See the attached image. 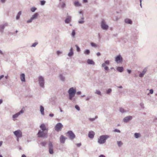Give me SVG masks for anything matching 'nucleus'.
<instances>
[{
  "label": "nucleus",
  "instance_id": "obj_64",
  "mask_svg": "<svg viewBox=\"0 0 157 157\" xmlns=\"http://www.w3.org/2000/svg\"><path fill=\"white\" fill-rule=\"evenodd\" d=\"M99 157H105V156L103 155H101L99 156Z\"/></svg>",
  "mask_w": 157,
  "mask_h": 157
},
{
  "label": "nucleus",
  "instance_id": "obj_56",
  "mask_svg": "<svg viewBox=\"0 0 157 157\" xmlns=\"http://www.w3.org/2000/svg\"><path fill=\"white\" fill-rule=\"evenodd\" d=\"M73 102H75L76 101V98H73L72 100H71Z\"/></svg>",
  "mask_w": 157,
  "mask_h": 157
},
{
  "label": "nucleus",
  "instance_id": "obj_2",
  "mask_svg": "<svg viewBox=\"0 0 157 157\" xmlns=\"http://www.w3.org/2000/svg\"><path fill=\"white\" fill-rule=\"evenodd\" d=\"M47 131L39 130L37 133L38 137L40 138H46L48 136Z\"/></svg>",
  "mask_w": 157,
  "mask_h": 157
},
{
  "label": "nucleus",
  "instance_id": "obj_20",
  "mask_svg": "<svg viewBox=\"0 0 157 157\" xmlns=\"http://www.w3.org/2000/svg\"><path fill=\"white\" fill-rule=\"evenodd\" d=\"M120 112L122 113H127L129 111L128 110H125L124 108L121 107L119 108Z\"/></svg>",
  "mask_w": 157,
  "mask_h": 157
},
{
  "label": "nucleus",
  "instance_id": "obj_52",
  "mask_svg": "<svg viewBox=\"0 0 157 157\" xmlns=\"http://www.w3.org/2000/svg\"><path fill=\"white\" fill-rule=\"evenodd\" d=\"M113 131L115 132H119V133H120V132H121L120 131L117 129H114Z\"/></svg>",
  "mask_w": 157,
  "mask_h": 157
},
{
  "label": "nucleus",
  "instance_id": "obj_46",
  "mask_svg": "<svg viewBox=\"0 0 157 157\" xmlns=\"http://www.w3.org/2000/svg\"><path fill=\"white\" fill-rule=\"evenodd\" d=\"M33 20L31 17L29 20L27 21V23H31Z\"/></svg>",
  "mask_w": 157,
  "mask_h": 157
},
{
  "label": "nucleus",
  "instance_id": "obj_47",
  "mask_svg": "<svg viewBox=\"0 0 157 157\" xmlns=\"http://www.w3.org/2000/svg\"><path fill=\"white\" fill-rule=\"evenodd\" d=\"M75 109H76L78 111H79L80 110V107L77 105H75Z\"/></svg>",
  "mask_w": 157,
  "mask_h": 157
},
{
  "label": "nucleus",
  "instance_id": "obj_37",
  "mask_svg": "<svg viewBox=\"0 0 157 157\" xmlns=\"http://www.w3.org/2000/svg\"><path fill=\"white\" fill-rule=\"evenodd\" d=\"M31 11L33 12H34L36 10V8L35 7H33L31 8Z\"/></svg>",
  "mask_w": 157,
  "mask_h": 157
},
{
  "label": "nucleus",
  "instance_id": "obj_34",
  "mask_svg": "<svg viewBox=\"0 0 157 157\" xmlns=\"http://www.w3.org/2000/svg\"><path fill=\"white\" fill-rule=\"evenodd\" d=\"M69 94V98L70 100H72V98L74 97L75 95L68 94Z\"/></svg>",
  "mask_w": 157,
  "mask_h": 157
},
{
  "label": "nucleus",
  "instance_id": "obj_60",
  "mask_svg": "<svg viewBox=\"0 0 157 157\" xmlns=\"http://www.w3.org/2000/svg\"><path fill=\"white\" fill-rule=\"evenodd\" d=\"M4 77L3 75H2L0 76V80Z\"/></svg>",
  "mask_w": 157,
  "mask_h": 157
},
{
  "label": "nucleus",
  "instance_id": "obj_4",
  "mask_svg": "<svg viewBox=\"0 0 157 157\" xmlns=\"http://www.w3.org/2000/svg\"><path fill=\"white\" fill-rule=\"evenodd\" d=\"M63 127V125L61 123H58L55 126L54 129L56 131L59 132L61 131Z\"/></svg>",
  "mask_w": 157,
  "mask_h": 157
},
{
  "label": "nucleus",
  "instance_id": "obj_13",
  "mask_svg": "<svg viewBox=\"0 0 157 157\" xmlns=\"http://www.w3.org/2000/svg\"><path fill=\"white\" fill-rule=\"evenodd\" d=\"M147 67H146L144 68L142 71L139 75L140 77H143L144 75L145 74L147 70Z\"/></svg>",
  "mask_w": 157,
  "mask_h": 157
},
{
  "label": "nucleus",
  "instance_id": "obj_11",
  "mask_svg": "<svg viewBox=\"0 0 157 157\" xmlns=\"http://www.w3.org/2000/svg\"><path fill=\"white\" fill-rule=\"evenodd\" d=\"M24 113V111L22 109L20 110L19 112L16 113L15 114L13 115L12 117L13 120L14 121L15 120V119L18 117V116L20 115L21 114H22Z\"/></svg>",
  "mask_w": 157,
  "mask_h": 157
},
{
  "label": "nucleus",
  "instance_id": "obj_22",
  "mask_svg": "<svg viewBox=\"0 0 157 157\" xmlns=\"http://www.w3.org/2000/svg\"><path fill=\"white\" fill-rule=\"evenodd\" d=\"M71 21V17L68 16L66 18L65 22L66 23H69Z\"/></svg>",
  "mask_w": 157,
  "mask_h": 157
},
{
  "label": "nucleus",
  "instance_id": "obj_31",
  "mask_svg": "<svg viewBox=\"0 0 157 157\" xmlns=\"http://www.w3.org/2000/svg\"><path fill=\"white\" fill-rule=\"evenodd\" d=\"M59 5H60L61 6V7L63 9L66 6V4L65 2H62L59 3Z\"/></svg>",
  "mask_w": 157,
  "mask_h": 157
},
{
  "label": "nucleus",
  "instance_id": "obj_48",
  "mask_svg": "<svg viewBox=\"0 0 157 157\" xmlns=\"http://www.w3.org/2000/svg\"><path fill=\"white\" fill-rule=\"evenodd\" d=\"M38 44L37 43L35 42L31 46V47H35Z\"/></svg>",
  "mask_w": 157,
  "mask_h": 157
},
{
  "label": "nucleus",
  "instance_id": "obj_63",
  "mask_svg": "<svg viewBox=\"0 0 157 157\" xmlns=\"http://www.w3.org/2000/svg\"><path fill=\"white\" fill-rule=\"evenodd\" d=\"M127 72L129 74H130L131 72V71L130 70H128Z\"/></svg>",
  "mask_w": 157,
  "mask_h": 157
},
{
  "label": "nucleus",
  "instance_id": "obj_49",
  "mask_svg": "<svg viewBox=\"0 0 157 157\" xmlns=\"http://www.w3.org/2000/svg\"><path fill=\"white\" fill-rule=\"evenodd\" d=\"M91 97H92L91 96H88L86 98V101H89L91 98Z\"/></svg>",
  "mask_w": 157,
  "mask_h": 157
},
{
  "label": "nucleus",
  "instance_id": "obj_32",
  "mask_svg": "<svg viewBox=\"0 0 157 157\" xmlns=\"http://www.w3.org/2000/svg\"><path fill=\"white\" fill-rule=\"evenodd\" d=\"M90 52L89 50L87 49H86L84 52V53L86 55H89L90 53Z\"/></svg>",
  "mask_w": 157,
  "mask_h": 157
},
{
  "label": "nucleus",
  "instance_id": "obj_55",
  "mask_svg": "<svg viewBox=\"0 0 157 157\" xmlns=\"http://www.w3.org/2000/svg\"><path fill=\"white\" fill-rule=\"evenodd\" d=\"M76 145L78 147H80L81 145V143L77 144Z\"/></svg>",
  "mask_w": 157,
  "mask_h": 157
},
{
  "label": "nucleus",
  "instance_id": "obj_44",
  "mask_svg": "<svg viewBox=\"0 0 157 157\" xmlns=\"http://www.w3.org/2000/svg\"><path fill=\"white\" fill-rule=\"evenodd\" d=\"M76 48V50L77 52H79L80 51V49L79 47L77 45H75Z\"/></svg>",
  "mask_w": 157,
  "mask_h": 157
},
{
  "label": "nucleus",
  "instance_id": "obj_35",
  "mask_svg": "<svg viewBox=\"0 0 157 157\" xmlns=\"http://www.w3.org/2000/svg\"><path fill=\"white\" fill-rule=\"evenodd\" d=\"M140 136V134L139 133H136L134 134V136L135 138H138Z\"/></svg>",
  "mask_w": 157,
  "mask_h": 157
},
{
  "label": "nucleus",
  "instance_id": "obj_17",
  "mask_svg": "<svg viewBox=\"0 0 157 157\" xmlns=\"http://www.w3.org/2000/svg\"><path fill=\"white\" fill-rule=\"evenodd\" d=\"M20 78L21 82H25V75L24 74L22 73L21 74Z\"/></svg>",
  "mask_w": 157,
  "mask_h": 157
},
{
  "label": "nucleus",
  "instance_id": "obj_26",
  "mask_svg": "<svg viewBox=\"0 0 157 157\" xmlns=\"http://www.w3.org/2000/svg\"><path fill=\"white\" fill-rule=\"evenodd\" d=\"M39 15V14L38 13H36L33 15L31 18L34 20V19H36L37 18L38 16Z\"/></svg>",
  "mask_w": 157,
  "mask_h": 157
},
{
  "label": "nucleus",
  "instance_id": "obj_15",
  "mask_svg": "<svg viewBox=\"0 0 157 157\" xmlns=\"http://www.w3.org/2000/svg\"><path fill=\"white\" fill-rule=\"evenodd\" d=\"M67 139V138L61 135L59 138L60 142L61 143L64 144Z\"/></svg>",
  "mask_w": 157,
  "mask_h": 157
},
{
  "label": "nucleus",
  "instance_id": "obj_45",
  "mask_svg": "<svg viewBox=\"0 0 157 157\" xmlns=\"http://www.w3.org/2000/svg\"><path fill=\"white\" fill-rule=\"evenodd\" d=\"M45 1L44 0L41 1H40V4L42 6H43L45 4Z\"/></svg>",
  "mask_w": 157,
  "mask_h": 157
},
{
  "label": "nucleus",
  "instance_id": "obj_12",
  "mask_svg": "<svg viewBox=\"0 0 157 157\" xmlns=\"http://www.w3.org/2000/svg\"><path fill=\"white\" fill-rule=\"evenodd\" d=\"M123 58L120 55L117 56L115 58V61L117 63H120L122 61Z\"/></svg>",
  "mask_w": 157,
  "mask_h": 157
},
{
  "label": "nucleus",
  "instance_id": "obj_24",
  "mask_svg": "<svg viewBox=\"0 0 157 157\" xmlns=\"http://www.w3.org/2000/svg\"><path fill=\"white\" fill-rule=\"evenodd\" d=\"M59 78L62 81L64 82L65 81V77L62 74H60L59 75Z\"/></svg>",
  "mask_w": 157,
  "mask_h": 157
},
{
  "label": "nucleus",
  "instance_id": "obj_39",
  "mask_svg": "<svg viewBox=\"0 0 157 157\" xmlns=\"http://www.w3.org/2000/svg\"><path fill=\"white\" fill-rule=\"evenodd\" d=\"M46 144H47V143L45 141H44V142H41L40 143V144L43 146L45 147Z\"/></svg>",
  "mask_w": 157,
  "mask_h": 157
},
{
  "label": "nucleus",
  "instance_id": "obj_30",
  "mask_svg": "<svg viewBox=\"0 0 157 157\" xmlns=\"http://www.w3.org/2000/svg\"><path fill=\"white\" fill-rule=\"evenodd\" d=\"M21 11H20L18 12V13L16 16V19L17 20H18L19 19V18L20 17V16L21 14Z\"/></svg>",
  "mask_w": 157,
  "mask_h": 157
},
{
  "label": "nucleus",
  "instance_id": "obj_25",
  "mask_svg": "<svg viewBox=\"0 0 157 157\" xmlns=\"http://www.w3.org/2000/svg\"><path fill=\"white\" fill-rule=\"evenodd\" d=\"M44 107L40 105V112L41 114L43 115H44Z\"/></svg>",
  "mask_w": 157,
  "mask_h": 157
},
{
  "label": "nucleus",
  "instance_id": "obj_41",
  "mask_svg": "<svg viewBox=\"0 0 157 157\" xmlns=\"http://www.w3.org/2000/svg\"><path fill=\"white\" fill-rule=\"evenodd\" d=\"M98 117L97 116H95L94 118H90L89 120L91 121H94L96 118H97Z\"/></svg>",
  "mask_w": 157,
  "mask_h": 157
},
{
  "label": "nucleus",
  "instance_id": "obj_9",
  "mask_svg": "<svg viewBox=\"0 0 157 157\" xmlns=\"http://www.w3.org/2000/svg\"><path fill=\"white\" fill-rule=\"evenodd\" d=\"M101 28L104 30H107L109 28L108 26L105 24L104 20L102 21L101 22Z\"/></svg>",
  "mask_w": 157,
  "mask_h": 157
},
{
  "label": "nucleus",
  "instance_id": "obj_8",
  "mask_svg": "<svg viewBox=\"0 0 157 157\" xmlns=\"http://www.w3.org/2000/svg\"><path fill=\"white\" fill-rule=\"evenodd\" d=\"M132 116H127L124 117L123 119V121L124 122L127 123L132 119Z\"/></svg>",
  "mask_w": 157,
  "mask_h": 157
},
{
  "label": "nucleus",
  "instance_id": "obj_1",
  "mask_svg": "<svg viewBox=\"0 0 157 157\" xmlns=\"http://www.w3.org/2000/svg\"><path fill=\"white\" fill-rule=\"evenodd\" d=\"M109 137V136L107 135H101L99 136L98 142L99 144H103L106 142V140Z\"/></svg>",
  "mask_w": 157,
  "mask_h": 157
},
{
  "label": "nucleus",
  "instance_id": "obj_36",
  "mask_svg": "<svg viewBox=\"0 0 157 157\" xmlns=\"http://www.w3.org/2000/svg\"><path fill=\"white\" fill-rule=\"evenodd\" d=\"M117 143L119 147H121L123 144V143L121 141H117Z\"/></svg>",
  "mask_w": 157,
  "mask_h": 157
},
{
  "label": "nucleus",
  "instance_id": "obj_40",
  "mask_svg": "<svg viewBox=\"0 0 157 157\" xmlns=\"http://www.w3.org/2000/svg\"><path fill=\"white\" fill-rule=\"evenodd\" d=\"M75 32L74 30H73L72 32L71 33V36L72 37H74V36H75Z\"/></svg>",
  "mask_w": 157,
  "mask_h": 157
},
{
  "label": "nucleus",
  "instance_id": "obj_21",
  "mask_svg": "<svg viewBox=\"0 0 157 157\" xmlns=\"http://www.w3.org/2000/svg\"><path fill=\"white\" fill-rule=\"evenodd\" d=\"M124 22L127 24H132V22L131 20L128 18H126L124 19Z\"/></svg>",
  "mask_w": 157,
  "mask_h": 157
},
{
  "label": "nucleus",
  "instance_id": "obj_3",
  "mask_svg": "<svg viewBox=\"0 0 157 157\" xmlns=\"http://www.w3.org/2000/svg\"><path fill=\"white\" fill-rule=\"evenodd\" d=\"M38 83L40 86L42 88L44 87V79L42 76H40L38 78Z\"/></svg>",
  "mask_w": 157,
  "mask_h": 157
},
{
  "label": "nucleus",
  "instance_id": "obj_51",
  "mask_svg": "<svg viewBox=\"0 0 157 157\" xmlns=\"http://www.w3.org/2000/svg\"><path fill=\"white\" fill-rule=\"evenodd\" d=\"M56 53L59 56L60 54L62 53V52L59 51H57L56 52Z\"/></svg>",
  "mask_w": 157,
  "mask_h": 157
},
{
  "label": "nucleus",
  "instance_id": "obj_53",
  "mask_svg": "<svg viewBox=\"0 0 157 157\" xmlns=\"http://www.w3.org/2000/svg\"><path fill=\"white\" fill-rule=\"evenodd\" d=\"M153 90L152 89H151L150 90V93L152 94L153 93Z\"/></svg>",
  "mask_w": 157,
  "mask_h": 157
},
{
  "label": "nucleus",
  "instance_id": "obj_33",
  "mask_svg": "<svg viewBox=\"0 0 157 157\" xmlns=\"http://www.w3.org/2000/svg\"><path fill=\"white\" fill-rule=\"evenodd\" d=\"M5 27L3 25H1L0 26V30L1 33H3V30Z\"/></svg>",
  "mask_w": 157,
  "mask_h": 157
},
{
  "label": "nucleus",
  "instance_id": "obj_7",
  "mask_svg": "<svg viewBox=\"0 0 157 157\" xmlns=\"http://www.w3.org/2000/svg\"><path fill=\"white\" fill-rule=\"evenodd\" d=\"M49 152L51 154L54 153L53 145L51 142H49L48 144Z\"/></svg>",
  "mask_w": 157,
  "mask_h": 157
},
{
  "label": "nucleus",
  "instance_id": "obj_5",
  "mask_svg": "<svg viewBox=\"0 0 157 157\" xmlns=\"http://www.w3.org/2000/svg\"><path fill=\"white\" fill-rule=\"evenodd\" d=\"M67 134L69 138L71 140H73L75 138V135L73 132L71 131H69L67 132Z\"/></svg>",
  "mask_w": 157,
  "mask_h": 157
},
{
  "label": "nucleus",
  "instance_id": "obj_16",
  "mask_svg": "<svg viewBox=\"0 0 157 157\" xmlns=\"http://www.w3.org/2000/svg\"><path fill=\"white\" fill-rule=\"evenodd\" d=\"M95 134L94 132L92 131L89 132L88 133V137L91 139H92L94 138Z\"/></svg>",
  "mask_w": 157,
  "mask_h": 157
},
{
  "label": "nucleus",
  "instance_id": "obj_23",
  "mask_svg": "<svg viewBox=\"0 0 157 157\" xmlns=\"http://www.w3.org/2000/svg\"><path fill=\"white\" fill-rule=\"evenodd\" d=\"M117 70L119 72H122L124 71V68L122 67H117Z\"/></svg>",
  "mask_w": 157,
  "mask_h": 157
},
{
  "label": "nucleus",
  "instance_id": "obj_61",
  "mask_svg": "<svg viewBox=\"0 0 157 157\" xmlns=\"http://www.w3.org/2000/svg\"><path fill=\"white\" fill-rule=\"evenodd\" d=\"M79 14H82V16H83V12H82V11H80L79 12Z\"/></svg>",
  "mask_w": 157,
  "mask_h": 157
},
{
  "label": "nucleus",
  "instance_id": "obj_59",
  "mask_svg": "<svg viewBox=\"0 0 157 157\" xmlns=\"http://www.w3.org/2000/svg\"><path fill=\"white\" fill-rule=\"evenodd\" d=\"M101 53L99 52H98L97 53V56H99L101 55Z\"/></svg>",
  "mask_w": 157,
  "mask_h": 157
},
{
  "label": "nucleus",
  "instance_id": "obj_18",
  "mask_svg": "<svg viewBox=\"0 0 157 157\" xmlns=\"http://www.w3.org/2000/svg\"><path fill=\"white\" fill-rule=\"evenodd\" d=\"M74 55V52L73 50V48L72 47H71L70 49V52L68 54V56L69 57H71L72 56Z\"/></svg>",
  "mask_w": 157,
  "mask_h": 157
},
{
  "label": "nucleus",
  "instance_id": "obj_42",
  "mask_svg": "<svg viewBox=\"0 0 157 157\" xmlns=\"http://www.w3.org/2000/svg\"><path fill=\"white\" fill-rule=\"evenodd\" d=\"M95 93L97 94L101 95V93L99 90H96L95 92Z\"/></svg>",
  "mask_w": 157,
  "mask_h": 157
},
{
  "label": "nucleus",
  "instance_id": "obj_57",
  "mask_svg": "<svg viewBox=\"0 0 157 157\" xmlns=\"http://www.w3.org/2000/svg\"><path fill=\"white\" fill-rule=\"evenodd\" d=\"M6 0H1V2L2 3H4L5 2Z\"/></svg>",
  "mask_w": 157,
  "mask_h": 157
},
{
  "label": "nucleus",
  "instance_id": "obj_38",
  "mask_svg": "<svg viewBox=\"0 0 157 157\" xmlns=\"http://www.w3.org/2000/svg\"><path fill=\"white\" fill-rule=\"evenodd\" d=\"M106 65H109L110 64L109 61V60H105V61L104 63H103Z\"/></svg>",
  "mask_w": 157,
  "mask_h": 157
},
{
  "label": "nucleus",
  "instance_id": "obj_62",
  "mask_svg": "<svg viewBox=\"0 0 157 157\" xmlns=\"http://www.w3.org/2000/svg\"><path fill=\"white\" fill-rule=\"evenodd\" d=\"M3 25L5 27L8 26V24L7 23H6Z\"/></svg>",
  "mask_w": 157,
  "mask_h": 157
},
{
  "label": "nucleus",
  "instance_id": "obj_27",
  "mask_svg": "<svg viewBox=\"0 0 157 157\" xmlns=\"http://www.w3.org/2000/svg\"><path fill=\"white\" fill-rule=\"evenodd\" d=\"M101 67H103L104 69L106 71H108L109 70L108 67L106 66V65L105 63H102L101 64Z\"/></svg>",
  "mask_w": 157,
  "mask_h": 157
},
{
  "label": "nucleus",
  "instance_id": "obj_58",
  "mask_svg": "<svg viewBox=\"0 0 157 157\" xmlns=\"http://www.w3.org/2000/svg\"><path fill=\"white\" fill-rule=\"evenodd\" d=\"M76 93L77 95H79L81 94V91H78Z\"/></svg>",
  "mask_w": 157,
  "mask_h": 157
},
{
  "label": "nucleus",
  "instance_id": "obj_19",
  "mask_svg": "<svg viewBox=\"0 0 157 157\" xmlns=\"http://www.w3.org/2000/svg\"><path fill=\"white\" fill-rule=\"evenodd\" d=\"M87 62L88 64L89 65H94L95 62L92 59H87Z\"/></svg>",
  "mask_w": 157,
  "mask_h": 157
},
{
  "label": "nucleus",
  "instance_id": "obj_54",
  "mask_svg": "<svg viewBox=\"0 0 157 157\" xmlns=\"http://www.w3.org/2000/svg\"><path fill=\"white\" fill-rule=\"evenodd\" d=\"M49 116L51 117H53L54 116V114L52 113H51L49 114Z\"/></svg>",
  "mask_w": 157,
  "mask_h": 157
},
{
  "label": "nucleus",
  "instance_id": "obj_43",
  "mask_svg": "<svg viewBox=\"0 0 157 157\" xmlns=\"http://www.w3.org/2000/svg\"><path fill=\"white\" fill-rule=\"evenodd\" d=\"M112 91V90L111 89H109L108 90H107L106 91V93L107 94H109Z\"/></svg>",
  "mask_w": 157,
  "mask_h": 157
},
{
  "label": "nucleus",
  "instance_id": "obj_50",
  "mask_svg": "<svg viewBox=\"0 0 157 157\" xmlns=\"http://www.w3.org/2000/svg\"><path fill=\"white\" fill-rule=\"evenodd\" d=\"M91 45L93 47H97L96 44L94 43H91Z\"/></svg>",
  "mask_w": 157,
  "mask_h": 157
},
{
  "label": "nucleus",
  "instance_id": "obj_29",
  "mask_svg": "<svg viewBox=\"0 0 157 157\" xmlns=\"http://www.w3.org/2000/svg\"><path fill=\"white\" fill-rule=\"evenodd\" d=\"M81 19L82 20H79L78 21V23L80 24H83L84 22V18L83 16H82L81 17Z\"/></svg>",
  "mask_w": 157,
  "mask_h": 157
},
{
  "label": "nucleus",
  "instance_id": "obj_6",
  "mask_svg": "<svg viewBox=\"0 0 157 157\" xmlns=\"http://www.w3.org/2000/svg\"><path fill=\"white\" fill-rule=\"evenodd\" d=\"M13 134L16 137L21 138L22 137V132L20 130H18L13 132Z\"/></svg>",
  "mask_w": 157,
  "mask_h": 157
},
{
  "label": "nucleus",
  "instance_id": "obj_28",
  "mask_svg": "<svg viewBox=\"0 0 157 157\" xmlns=\"http://www.w3.org/2000/svg\"><path fill=\"white\" fill-rule=\"evenodd\" d=\"M74 5L76 7L80 6H81V4L78 1H77L74 2Z\"/></svg>",
  "mask_w": 157,
  "mask_h": 157
},
{
  "label": "nucleus",
  "instance_id": "obj_10",
  "mask_svg": "<svg viewBox=\"0 0 157 157\" xmlns=\"http://www.w3.org/2000/svg\"><path fill=\"white\" fill-rule=\"evenodd\" d=\"M76 90L75 89H74L73 87L70 88L68 91V94H70L75 95L76 93Z\"/></svg>",
  "mask_w": 157,
  "mask_h": 157
},
{
  "label": "nucleus",
  "instance_id": "obj_14",
  "mask_svg": "<svg viewBox=\"0 0 157 157\" xmlns=\"http://www.w3.org/2000/svg\"><path fill=\"white\" fill-rule=\"evenodd\" d=\"M41 130L48 132V128H47L44 124H41L40 126Z\"/></svg>",
  "mask_w": 157,
  "mask_h": 157
}]
</instances>
